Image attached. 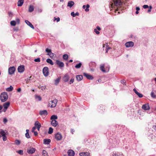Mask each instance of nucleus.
Instances as JSON below:
<instances>
[{"label": "nucleus", "instance_id": "f257e3e1", "mask_svg": "<svg viewBox=\"0 0 156 156\" xmlns=\"http://www.w3.org/2000/svg\"><path fill=\"white\" fill-rule=\"evenodd\" d=\"M114 3H112L111 4L112 8H114V6H116L118 7L117 9V11L122 10L121 6L122 5V2H121V0H113Z\"/></svg>", "mask_w": 156, "mask_h": 156}, {"label": "nucleus", "instance_id": "f03ea898", "mask_svg": "<svg viewBox=\"0 0 156 156\" xmlns=\"http://www.w3.org/2000/svg\"><path fill=\"white\" fill-rule=\"evenodd\" d=\"M8 95L7 92L2 93L0 95V100L2 102L6 101L8 98Z\"/></svg>", "mask_w": 156, "mask_h": 156}, {"label": "nucleus", "instance_id": "7ed1b4c3", "mask_svg": "<svg viewBox=\"0 0 156 156\" xmlns=\"http://www.w3.org/2000/svg\"><path fill=\"white\" fill-rule=\"evenodd\" d=\"M44 76L46 77L49 75V69L47 67H44L42 70Z\"/></svg>", "mask_w": 156, "mask_h": 156}, {"label": "nucleus", "instance_id": "20e7f679", "mask_svg": "<svg viewBox=\"0 0 156 156\" xmlns=\"http://www.w3.org/2000/svg\"><path fill=\"white\" fill-rule=\"evenodd\" d=\"M55 138L57 141H60L62 139V136L61 133L58 132L55 134Z\"/></svg>", "mask_w": 156, "mask_h": 156}, {"label": "nucleus", "instance_id": "39448f33", "mask_svg": "<svg viewBox=\"0 0 156 156\" xmlns=\"http://www.w3.org/2000/svg\"><path fill=\"white\" fill-rule=\"evenodd\" d=\"M16 70L14 66L10 67L9 68L8 72L10 75H12L14 73Z\"/></svg>", "mask_w": 156, "mask_h": 156}, {"label": "nucleus", "instance_id": "423d86ee", "mask_svg": "<svg viewBox=\"0 0 156 156\" xmlns=\"http://www.w3.org/2000/svg\"><path fill=\"white\" fill-rule=\"evenodd\" d=\"M39 114L42 117L46 116L48 115V112L46 110H43L40 111L39 112Z\"/></svg>", "mask_w": 156, "mask_h": 156}, {"label": "nucleus", "instance_id": "0eeeda50", "mask_svg": "<svg viewBox=\"0 0 156 156\" xmlns=\"http://www.w3.org/2000/svg\"><path fill=\"white\" fill-rule=\"evenodd\" d=\"M69 75L66 73L64 76L62 80L65 82H67L69 80Z\"/></svg>", "mask_w": 156, "mask_h": 156}, {"label": "nucleus", "instance_id": "6e6552de", "mask_svg": "<svg viewBox=\"0 0 156 156\" xmlns=\"http://www.w3.org/2000/svg\"><path fill=\"white\" fill-rule=\"evenodd\" d=\"M57 99H55L53 100H52L50 101L51 103V107L52 108H54L55 107L56 105V104L57 103Z\"/></svg>", "mask_w": 156, "mask_h": 156}, {"label": "nucleus", "instance_id": "1a4fd4ad", "mask_svg": "<svg viewBox=\"0 0 156 156\" xmlns=\"http://www.w3.org/2000/svg\"><path fill=\"white\" fill-rule=\"evenodd\" d=\"M36 149L35 148L32 147L27 149V152L30 154H33L35 151Z\"/></svg>", "mask_w": 156, "mask_h": 156}, {"label": "nucleus", "instance_id": "9d476101", "mask_svg": "<svg viewBox=\"0 0 156 156\" xmlns=\"http://www.w3.org/2000/svg\"><path fill=\"white\" fill-rule=\"evenodd\" d=\"M56 63L60 68H61L64 66V63L59 60H56Z\"/></svg>", "mask_w": 156, "mask_h": 156}, {"label": "nucleus", "instance_id": "9b49d317", "mask_svg": "<svg viewBox=\"0 0 156 156\" xmlns=\"http://www.w3.org/2000/svg\"><path fill=\"white\" fill-rule=\"evenodd\" d=\"M134 45V43L132 41L128 42L126 43L125 44V45L127 48L132 47Z\"/></svg>", "mask_w": 156, "mask_h": 156}, {"label": "nucleus", "instance_id": "f8f14e48", "mask_svg": "<svg viewBox=\"0 0 156 156\" xmlns=\"http://www.w3.org/2000/svg\"><path fill=\"white\" fill-rule=\"evenodd\" d=\"M83 75L84 76H85L88 79L92 80L93 79L94 77L93 76L88 73H84Z\"/></svg>", "mask_w": 156, "mask_h": 156}, {"label": "nucleus", "instance_id": "ddd939ff", "mask_svg": "<svg viewBox=\"0 0 156 156\" xmlns=\"http://www.w3.org/2000/svg\"><path fill=\"white\" fill-rule=\"evenodd\" d=\"M103 49L105 48L106 53H107L108 50L111 49V48L108 45V43H106L105 44H103Z\"/></svg>", "mask_w": 156, "mask_h": 156}, {"label": "nucleus", "instance_id": "4468645a", "mask_svg": "<svg viewBox=\"0 0 156 156\" xmlns=\"http://www.w3.org/2000/svg\"><path fill=\"white\" fill-rule=\"evenodd\" d=\"M34 125L35 128H36L39 131L40 127H41V124L38 121H35Z\"/></svg>", "mask_w": 156, "mask_h": 156}, {"label": "nucleus", "instance_id": "2eb2a0df", "mask_svg": "<svg viewBox=\"0 0 156 156\" xmlns=\"http://www.w3.org/2000/svg\"><path fill=\"white\" fill-rule=\"evenodd\" d=\"M24 66L23 65H21L19 66L18 68V72L19 73H22L24 72Z\"/></svg>", "mask_w": 156, "mask_h": 156}, {"label": "nucleus", "instance_id": "dca6fc26", "mask_svg": "<svg viewBox=\"0 0 156 156\" xmlns=\"http://www.w3.org/2000/svg\"><path fill=\"white\" fill-rule=\"evenodd\" d=\"M142 108L144 110H148L150 109V107L148 104L144 105L142 106Z\"/></svg>", "mask_w": 156, "mask_h": 156}, {"label": "nucleus", "instance_id": "f3484780", "mask_svg": "<svg viewBox=\"0 0 156 156\" xmlns=\"http://www.w3.org/2000/svg\"><path fill=\"white\" fill-rule=\"evenodd\" d=\"M51 124L53 126L56 127L58 123L57 121L54 120H51Z\"/></svg>", "mask_w": 156, "mask_h": 156}, {"label": "nucleus", "instance_id": "a211bd4d", "mask_svg": "<svg viewBox=\"0 0 156 156\" xmlns=\"http://www.w3.org/2000/svg\"><path fill=\"white\" fill-rule=\"evenodd\" d=\"M68 154L69 156H73L75 154V152L73 150H69L68 151Z\"/></svg>", "mask_w": 156, "mask_h": 156}, {"label": "nucleus", "instance_id": "6ab92c4d", "mask_svg": "<svg viewBox=\"0 0 156 156\" xmlns=\"http://www.w3.org/2000/svg\"><path fill=\"white\" fill-rule=\"evenodd\" d=\"M133 90L135 93L137 94L139 98H141L143 97V95L142 94L139 93L135 88H134Z\"/></svg>", "mask_w": 156, "mask_h": 156}, {"label": "nucleus", "instance_id": "aec40b11", "mask_svg": "<svg viewBox=\"0 0 156 156\" xmlns=\"http://www.w3.org/2000/svg\"><path fill=\"white\" fill-rule=\"evenodd\" d=\"M74 4V2L73 1H69L68 2L67 6L70 8L72 7Z\"/></svg>", "mask_w": 156, "mask_h": 156}, {"label": "nucleus", "instance_id": "412c9836", "mask_svg": "<svg viewBox=\"0 0 156 156\" xmlns=\"http://www.w3.org/2000/svg\"><path fill=\"white\" fill-rule=\"evenodd\" d=\"M51 140L48 139H44V144H49L51 142Z\"/></svg>", "mask_w": 156, "mask_h": 156}, {"label": "nucleus", "instance_id": "4be33fe9", "mask_svg": "<svg viewBox=\"0 0 156 156\" xmlns=\"http://www.w3.org/2000/svg\"><path fill=\"white\" fill-rule=\"evenodd\" d=\"M10 102L9 101L6 102L4 103L3 105V106L4 108L7 109L8 107L10 105Z\"/></svg>", "mask_w": 156, "mask_h": 156}, {"label": "nucleus", "instance_id": "5701e85b", "mask_svg": "<svg viewBox=\"0 0 156 156\" xmlns=\"http://www.w3.org/2000/svg\"><path fill=\"white\" fill-rule=\"evenodd\" d=\"M25 22L27 24V25L29 26L31 28L33 29H34V27L32 25L31 23L29 21H28V20H25Z\"/></svg>", "mask_w": 156, "mask_h": 156}, {"label": "nucleus", "instance_id": "b1692460", "mask_svg": "<svg viewBox=\"0 0 156 156\" xmlns=\"http://www.w3.org/2000/svg\"><path fill=\"white\" fill-rule=\"evenodd\" d=\"M76 78L77 80L80 81L83 79V76L82 75H77L76 76Z\"/></svg>", "mask_w": 156, "mask_h": 156}, {"label": "nucleus", "instance_id": "393cba45", "mask_svg": "<svg viewBox=\"0 0 156 156\" xmlns=\"http://www.w3.org/2000/svg\"><path fill=\"white\" fill-rule=\"evenodd\" d=\"M24 0H19L17 2V5L18 6H21L23 4Z\"/></svg>", "mask_w": 156, "mask_h": 156}, {"label": "nucleus", "instance_id": "a878e982", "mask_svg": "<svg viewBox=\"0 0 156 156\" xmlns=\"http://www.w3.org/2000/svg\"><path fill=\"white\" fill-rule=\"evenodd\" d=\"M34 6L32 5H30L29 7L28 11L29 12H32L34 10Z\"/></svg>", "mask_w": 156, "mask_h": 156}, {"label": "nucleus", "instance_id": "bb28decb", "mask_svg": "<svg viewBox=\"0 0 156 156\" xmlns=\"http://www.w3.org/2000/svg\"><path fill=\"white\" fill-rule=\"evenodd\" d=\"M71 15L73 17H75L76 16H79V13L78 12H76V13H74V12H71Z\"/></svg>", "mask_w": 156, "mask_h": 156}, {"label": "nucleus", "instance_id": "cd10ccee", "mask_svg": "<svg viewBox=\"0 0 156 156\" xmlns=\"http://www.w3.org/2000/svg\"><path fill=\"white\" fill-rule=\"evenodd\" d=\"M58 119V117L56 115H52L50 118L51 120H55L56 119Z\"/></svg>", "mask_w": 156, "mask_h": 156}, {"label": "nucleus", "instance_id": "c85d7f7f", "mask_svg": "<svg viewBox=\"0 0 156 156\" xmlns=\"http://www.w3.org/2000/svg\"><path fill=\"white\" fill-rule=\"evenodd\" d=\"M46 62L52 65H54V63L52 60L50 58L47 59L46 60Z\"/></svg>", "mask_w": 156, "mask_h": 156}, {"label": "nucleus", "instance_id": "c756f323", "mask_svg": "<svg viewBox=\"0 0 156 156\" xmlns=\"http://www.w3.org/2000/svg\"><path fill=\"white\" fill-rule=\"evenodd\" d=\"M60 80V77H58V78H57L56 79L55 81V84L56 85H58V84L59 83Z\"/></svg>", "mask_w": 156, "mask_h": 156}, {"label": "nucleus", "instance_id": "7c9ffc66", "mask_svg": "<svg viewBox=\"0 0 156 156\" xmlns=\"http://www.w3.org/2000/svg\"><path fill=\"white\" fill-rule=\"evenodd\" d=\"M0 134L2 136L6 135V133L2 129H0Z\"/></svg>", "mask_w": 156, "mask_h": 156}, {"label": "nucleus", "instance_id": "2f4dec72", "mask_svg": "<svg viewBox=\"0 0 156 156\" xmlns=\"http://www.w3.org/2000/svg\"><path fill=\"white\" fill-rule=\"evenodd\" d=\"M35 98L36 100L37 101H40L41 99V97L40 96L37 95H35Z\"/></svg>", "mask_w": 156, "mask_h": 156}, {"label": "nucleus", "instance_id": "473e14b6", "mask_svg": "<svg viewBox=\"0 0 156 156\" xmlns=\"http://www.w3.org/2000/svg\"><path fill=\"white\" fill-rule=\"evenodd\" d=\"M122 154L119 153L118 152L114 153H113L112 156H122Z\"/></svg>", "mask_w": 156, "mask_h": 156}, {"label": "nucleus", "instance_id": "72a5a7b5", "mask_svg": "<svg viewBox=\"0 0 156 156\" xmlns=\"http://www.w3.org/2000/svg\"><path fill=\"white\" fill-rule=\"evenodd\" d=\"M13 89V87L12 86H10L9 87L6 89V90L7 91H12Z\"/></svg>", "mask_w": 156, "mask_h": 156}, {"label": "nucleus", "instance_id": "f704fd0d", "mask_svg": "<svg viewBox=\"0 0 156 156\" xmlns=\"http://www.w3.org/2000/svg\"><path fill=\"white\" fill-rule=\"evenodd\" d=\"M82 64L80 62L79 63L76 64L75 66V67L76 69H79L82 66Z\"/></svg>", "mask_w": 156, "mask_h": 156}, {"label": "nucleus", "instance_id": "c9c22d12", "mask_svg": "<svg viewBox=\"0 0 156 156\" xmlns=\"http://www.w3.org/2000/svg\"><path fill=\"white\" fill-rule=\"evenodd\" d=\"M100 69L103 72H105V70L104 69V65H101L100 66Z\"/></svg>", "mask_w": 156, "mask_h": 156}, {"label": "nucleus", "instance_id": "e433bc0d", "mask_svg": "<svg viewBox=\"0 0 156 156\" xmlns=\"http://www.w3.org/2000/svg\"><path fill=\"white\" fill-rule=\"evenodd\" d=\"M42 154L44 156H48L47 152L44 150H43L42 151Z\"/></svg>", "mask_w": 156, "mask_h": 156}, {"label": "nucleus", "instance_id": "4c0bfd02", "mask_svg": "<svg viewBox=\"0 0 156 156\" xmlns=\"http://www.w3.org/2000/svg\"><path fill=\"white\" fill-rule=\"evenodd\" d=\"M15 144L16 145H19L20 144V141L18 140H16L15 141Z\"/></svg>", "mask_w": 156, "mask_h": 156}, {"label": "nucleus", "instance_id": "58836bf2", "mask_svg": "<svg viewBox=\"0 0 156 156\" xmlns=\"http://www.w3.org/2000/svg\"><path fill=\"white\" fill-rule=\"evenodd\" d=\"M63 57L64 59L67 60L68 58V55L67 54H65L63 55Z\"/></svg>", "mask_w": 156, "mask_h": 156}, {"label": "nucleus", "instance_id": "ea45409f", "mask_svg": "<svg viewBox=\"0 0 156 156\" xmlns=\"http://www.w3.org/2000/svg\"><path fill=\"white\" fill-rule=\"evenodd\" d=\"M53 132V129L51 127H50L48 133L49 134H51Z\"/></svg>", "mask_w": 156, "mask_h": 156}, {"label": "nucleus", "instance_id": "a19ab883", "mask_svg": "<svg viewBox=\"0 0 156 156\" xmlns=\"http://www.w3.org/2000/svg\"><path fill=\"white\" fill-rule=\"evenodd\" d=\"M31 76H30L29 77H28L27 79L25 80L26 83H29L30 82V80H31Z\"/></svg>", "mask_w": 156, "mask_h": 156}, {"label": "nucleus", "instance_id": "79ce46f5", "mask_svg": "<svg viewBox=\"0 0 156 156\" xmlns=\"http://www.w3.org/2000/svg\"><path fill=\"white\" fill-rule=\"evenodd\" d=\"M16 22L15 21L13 20L12 21L10 22V24L12 26H15L16 25Z\"/></svg>", "mask_w": 156, "mask_h": 156}, {"label": "nucleus", "instance_id": "37998d69", "mask_svg": "<svg viewBox=\"0 0 156 156\" xmlns=\"http://www.w3.org/2000/svg\"><path fill=\"white\" fill-rule=\"evenodd\" d=\"M74 82V78H72L69 82V83L70 84L73 83Z\"/></svg>", "mask_w": 156, "mask_h": 156}, {"label": "nucleus", "instance_id": "c03bdc74", "mask_svg": "<svg viewBox=\"0 0 156 156\" xmlns=\"http://www.w3.org/2000/svg\"><path fill=\"white\" fill-rule=\"evenodd\" d=\"M151 97L153 98H155L156 97V95H155L154 92H152L151 93Z\"/></svg>", "mask_w": 156, "mask_h": 156}, {"label": "nucleus", "instance_id": "a18cd8bd", "mask_svg": "<svg viewBox=\"0 0 156 156\" xmlns=\"http://www.w3.org/2000/svg\"><path fill=\"white\" fill-rule=\"evenodd\" d=\"M17 152L20 155H23V151L22 150H20L17 151Z\"/></svg>", "mask_w": 156, "mask_h": 156}, {"label": "nucleus", "instance_id": "49530a36", "mask_svg": "<svg viewBox=\"0 0 156 156\" xmlns=\"http://www.w3.org/2000/svg\"><path fill=\"white\" fill-rule=\"evenodd\" d=\"M34 61L36 62H40V58H38L34 59Z\"/></svg>", "mask_w": 156, "mask_h": 156}, {"label": "nucleus", "instance_id": "de8ad7c7", "mask_svg": "<svg viewBox=\"0 0 156 156\" xmlns=\"http://www.w3.org/2000/svg\"><path fill=\"white\" fill-rule=\"evenodd\" d=\"M25 136L28 139H29L30 137V136L29 135V133H26L25 134Z\"/></svg>", "mask_w": 156, "mask_h": 156}, {"label": "nucleus", "instance_id": "09e8293b", "mask_svg": "<svg viewBox=\"0 0 156 156\" xmlns=\"http://www.w3.org/2000/svg\"><path fill=\"white\" fill-rule=\"evenodd\" d=\"M8 121V120L6 118H4L3 119V122L4 124H5Z\"/></svg>", "mask_w": 156, "mask_h": 156}, {"label": "nucleus", "instance_id": "8fccbe9b", "mask_svg": "<svg viewBox=\"0 0 156 156\" xmlns=\"http://www.w3.org/2000/svg\"><path fill=\"white\" fill-rule=\"evenodd\" d=\"M51 51V50L49 49L48 48H46L45 49V51L48 53H50Z\"/></svg>", "mask_w": 156, "mask_h": 156}, {"label": "nucleus", "instance_id": "3c124183", "mask_svg": "<svg viewBox=\"0 0 156 156\" xmlns=\"http://www.w3.org/2000/svg\"><path fill=\"white\" fill-rule=\"evenodd\" d=\"M94 32L96 33L97 34H100V32L98 31L97 29H94Z\"/></svg>", "mask_w": 156, "mask_h": 156}, {"label": "nucleus", "instance_id": "603ef678", "mask_svg": "<svg viewBox=\"0 0 156 156\" xmlns=\"http://www.w3.org/2000/svg\"><path fill=\"white\" fill-rule=\"evenodd\" d=\"M2 136L3 137V140L4 141H5L6 140L7 138V137L6 136V135H5Z\"/></svg>", "mask_w": 156, "mask_h": 156}, {"label": "nucleus", "instance_id": "864d4df0", "mask_svg": "<svg viewBox=\"0 0 156 156\" xmlns=\"http://www.w3.org/2000/svg\"><path fill=\"white\" fill-rule=\"evenodd\" d=\"M84 156H90V154L87 152H85Z\"/></svg>", "mask_w": 156, "mask_h": 156}, {"label": "nucleus", "instance_id": "5fc2aeb1", "mask_svg": "<svg viewBox=\"0 0 156 156\" xmlns=\"http://www.w3.org/2000/svg\"><path fill=\"white\" fill-rule=\"evenodd\" d=\"M143 8H144V9H147L149 7L147 5H144L143 6Z\"/></svg>", "mask_w": 156, "mask_h": 156}, {"label": "nucleus", "instance_id": "6e6d98bb", "mask_svg": "<svg viewBox=\"0 0 156 156\" xmlns=\"http://www.w3.org/2000/svg\"><path fill=\"white\" fill-rule=\"evenodd\" d=\"M8 14L9 16H12L13 15L12 13L11 12H8Z\"/></svg>", "mask_w": 156, "mask_h": 156}, {"label": "nucleus", "instance_id": "4d7b16f0", "mask_svg": "<svg viewBox=\"0 0 156 156\" xmlns=\"http://www.w3.org/2000/svg\"><path fill=\"white\" fill-rule=\"evenodd\" d=\"M41 89L43 90H44L45 89V88H46V86H41Z\"/></svg>", "mask_w": 156, "mask_h": 156}, {"label": "nucleus", "instance_id": "13d9d810", "mask_svg": "<svg viewBox=\"0 0 156 156\" xmlns=\"http://www.w3.org/2000/svg\"><path fill=\"white\" fill-rule=\"evenodd\" d=\"M16 22V23H17L18 24H19V23H20V20L18 18H17V19H16V21H15Z\"/></svg>", "mask_w": 156, "mask_h": 156}, {"label": "nucleus", "instance_id": "bf43d9fd", "mask_svg": "<svg viewBox=\"0 0 156 156\" xmlns=\"http://www.w3.org/2000/svg\"><path fill=\"white\" fill-rule=\"evenodd\" d=\"M122 83L126 85V81L125 80H121Z\"/></svg>", "mask_w": 156, "mask_h": 156}, {"label": "nucleus", "instance_id": "052dcab7", "mask_svg": "<svg viewBox=\"0 0 156 156\" xmlns=\"http://www.w3.org/2000/svg\"><path fill=\"white\" fill-rule=\"evenodd\" d=\"M54 19H55V20H56L57 22H59L60 20V19L59 17H58L57 18H56L55 17Z\"/></svg>", "mask_w": 156, "mask_h": 156}, {"label": "nucleus", "instance_id": "680f3d73", "mask_svg": "<svg viewBox=\"0 0 156 156\" xmlns=\"http://www.w3.org/2000/svg\"><path fill=\"white\" fill-rule=\"evenodd\" d=\"M85 152H82L80 153V156H84Z\"/></svg>", "mask_w": 156, "mask_h": 156}, {"label": "nucleus", "instance_id": "e2e57ef3", "mask_svg": "<svg viewBox=\"0 0 156 156\" xmlns=\"http://www.w3.org/2000/svg\"><path fill=\"white\" fill-rule=\"evenodd\" d=\"M96 29H97L98 31H100L101 30V28L99 26H97Z\"/></svg>", "mask_w": 156, "mask_h": 156}, {"label": "nucleus", "instance_id": "0e129e2a", "mask_svg": "<svg viewBox=\"0 0 156 156\" xmlns=\"http://www.w3.org/2000/svg\"><path fill=\"white\" fill-rule=\"evenodd\" d=\"M35 129L36 128L35 126L34 127H33L32 129V132H34V130H35Z\"/></svg>", "mask_w": 156, "mask_h": 156}, {"label": "nucleus", "instance_id": "69168bd1", "mask_svg": "<svg viewBox=\"0 0 156 156\" xmlns=\"http://www.w3.org/2000/svg\"><path fill=\"white\" fill-rule=\"evenodd\" d=\"M21 88H19L17 89V91L18 92H20L21 91Z\"/></svg>", "mask_w": 156, "mask_h": 156}, {"label": "nucleus", "instance_id": "338daca9", "mask_svg": "<svg viewBox=\"0 0 156 156\" xmlns=\"http://www.w3.org/2000/svg\"><path fill=\"white\" fill-rule=\"evenodd\" d=\"M54 56V54L52 53H51V55H49L50 57H51V58L52 57H53Z\"/></svg>", "mask_w": 156, "mask_h": 156}, {"label": "nucleus", "instance_id": "774afa93", "mask_svg": "<svg viewBox=\"0 0 156 156\" xmlns=\"http://www.w3.org/2000/svg\"><path fill=\"white\" fill-rule=\"evenodd\" d=\"M34 133V135L35 136L37 135L38 133L36 131H34L33 132Z\"/></svg>", "mask_w": 156, "mask_h": 156}]
</instances>
